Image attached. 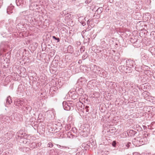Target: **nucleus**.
<instances>
[{
	"label": "nucleus",
	"mask_w": 155,
	"mask_h": 155,
	"mask_svg": "<svg viewBox=\"0 0 155 155\" xmlns=\"http://www.w3.org/2000/svg\"><path fill=\"white\" fill-rule=\"evenodd\" d=\"M38 13H39L38 12H34L29 10V13L28 14L25 20H27L31 23L33 24L34 20L35 21L36 18L38 17Z\"/></svg>",
	"instance_id": "obj_1"
},
{
	"label": "nucleus",
	"mask_w": 155,
	"mask_h": 155,
	"mask_svg": "<svg viewBox=\"0 0 155 155\" xmlns=\"http://www.w3.org/2000/svg\"><path fill=\"white\" fill-rule=\"evenodd\" d=\"M8 23H6V24H5V26L6 29V31H5V32H4L5 34H7L8 32L11 33L13 31L14 28L13 27L15 25V23L13 20L10 19H9L8 21Z\"/></svg>",
	"instance_id": "obj_2"
},
{
	"label": "nucleus",
	"mask_w": 155,
	"mask_h": 155,
	"mask_svg": "<svg viewBox=\"0 0 155 155\" xmlns=\"http://www.w3.org/2000/svg\"><path fill=\"white\" fill-rule=\"evenodd\" d=\"M75 91L76 93L78 95L81 96V97L79 98V100L82 101V102H84L85 103H87V102H89L90 100H88L85 97H84V95H82L84 91L83 89L81 87H77L76 88Z\"/></svg>",
	"instance_id": "obj_3"
},
{
	"label": "nucleus",
	"mask_w": 155,
	"mask_h": 155,
	"mask_svg": "<svg viewBox=\"0 0 155 155\" xmlns=\"http://www.w3.org/2000/svg\"><path fill=\"white\" fill-rule=\"evenodd\" d=\"M62 105L64 109L66 110H73L75 106V104L71 101H64L62 103Z\"/></svg>",
	"instance_id": "obj_4"
},
{
	"label": "nucleus",
	"mask_w": 155,
	"mask_h": 155,
	"mask_svg": "<svg viewBox=\"0 0 155 155\" xmlns=\"http://www.w3.org/2000/svg\"><path fill=\"white\" fill-rule=\"evenodd\" d=\"M5 57L2 54V52L0 54V63L1 64H7L8 61H9V59L10 57V53L7 52L5 54Z\"/></svg>",
	"instance_id": "obj_5"
},
{
	"label": "nucleus",
	"mask_w": 155,
	"mask_h": 155,
	"mask_svg": "<svg viewBox=\"0 0 155 155\" xmlns=\"http://www.w3.org/2000/svg\"><path fill=\"white\" fill-rule=\"evenodd\" d=\"M144 139V138L142 139L139 137L135 138L133 140L132 143L136 147H139L145 144L143 141Z\"/></svg>",
	"instance_id": "obj_6"
},
{
	"label": "nucleus",
	"mask_w": 155,
	"mask_h": 155,
	"mask_svg": "<svg viewBox=\"0 0 155 155\" xmlns=\"http://www.w3.org/2000/svg\"><path fill=\"white\" fill-rule=\"evenodd\" d=\"M106 84L111 89H114L116 91L117 90H118V88H119L122 89L118 84L116 83L113 82L106 81Z\"/></svg>",
	"instance_id": "obj_7"
},
{
	"label": "nucleus",
	"mask_w": 155,
	"mask_h": 155,
	"mask_svg": "<svg viewBox=\"0 0 155 155\" xmlns=\"http://www.w3.org/2000/svg\"><path fill=\"white\" fill-rule=\"evenodd\" d=\"M71 128V127L70 125L69 124H66L65 125L64 128H63V133L64 134H66L68 137L71 138V136L72 137V132L73 131V133H74V132L73 129L72 128V130H70V131L69 132H67L69 130H70Z\"/></svg>",
	"instance_id": "obj_8"
},
{
	"label": "nucleus",
	"mask_w": 155,
	"mask_h": 155,
	"mask_svg": "<svg viewBox=\"0 0 155 155\" xmlns=\"http://www.w3.org/2000/svg\"><path fill=\"white\" fill-rule=\"evenodd\" d=\"M8 119L9 117L8 116L0 115V131H1V132L3 131V130L5 129L3 126V123L8 120Z\"/></svg>",
	"instance_id": "obj_9"
},
{
	"label": "nucleus",
	"mask_w": 155,
	"mask_h": 155,
	"mask_svg": "<svg viewBox=\"0 0 155 155\" xmlns=\"http://www.w3.org/2000/svg\"><path fill=\"white\" fill-rule=\"evenodd\" d=\"M96 74L100 77L104 78H107L108 74L107 72L104 70L101 69L99 68V69L97 71Z\"/></svg>",
	"instance_id": "obj_10"
},
{
	"label": "nucleus",
	"mask_w": 155,
	"mask_h": 155,
	"mask_svg": "<svg viewBox=\"0 0 155 155\" xmlns=\"http://www.w3.org/2000/svg\"><path fill=\"white\" fill-rule=\"evenodd\" d=\"M8 47V43L6 42H2L0 44V54L5 51Z\"/></svg>",
	"instance_id": "obj_11"
},
{
	"label": "nucleus",
	"mask_w": 155,
	"mask_h": 155,
	"mask_svg": "<svg viewBox=\"0 0 155 155\" xmlns=\"http://www.w3.org/2000/svg\"><path fill=\"white\" fill-rule=\"evenodd\" d=\"M112 55L111 56L112 59L115 61H117L120 58V54L114 50L111 51Z\"/></svg>",
	"instance_id": "obj_12"
},
{
	"label": "nucleus",
	"mask_w": 155,
	"mask_h": 155,
	"mask_svg": "<svg viewBox=\"0 0 155 155\" xmlns=\"http://www.w3.org/2000/svg\"><path fill=\"white\" fill-rule=\"evenodd\" d=\"M25 101L22 99H17L15 101L14 104L15 105L20 107L22 106L23 107L26 104Z\"/></svg>",
	"instance_id": "obj_13"
},
{
	"label": "nucleus",
	"mask_w": 155,
	"mask_h": 155,
	"mask_svg": "<svg viewBox=\"0 0 155 155\" xmlns=\"http://www.w3.org/2000/svg\"><path fill=\"white\" fill-rule=\"evenodd\" d=\"M15 2L17 6L21 8L24 7L26 5V0H16Z\"/></svg>",
	"instance_id": "obj_14"
},
{
	"label": "nucleus",
	"mask_w": 155,
	"mask_h": 155,
	"mask_svg": "<svg viewBox=\"0 0 155 155\" xmlns=\"http://www.w3.org/2000/svg\"><path fill=\"white\" fill-rule=\"evenodd\" d=\"M126 66L128 68H131L133 67L134 65L136 64L134 61L129 59L126 61Z\"/></svg>",
	"instance_id": "obj_15"
},
{
	"label": "nucleus",
	"mask_w": 155,
	"mask_h": 155,
	"mask_svg": "<svg viewBox=\"0 0 155 155\" xmlns=\"http://www.w3.org/2000/svg\"><path fill=\"white\" fill-rule=\"evenodd\" d=\"M22 110L25 114H27L30 113L31 110V107L30 106L28 105L26 107L25 106L23 107Z\"/></svg>",
	"instance_id": "obj_16"
},
{
	"label": "nucleus",
	"mask_w": 155,
	"mask_h": 155,
	"mask_svg": "<svg viewBox=\"0 0 155 155\" xmlns=\"http://www.w3.org/2000/svg\"><path fill=\"white\" fill-rule=\"evenodd\" d=\"M81 100H79V101L76 104L77 109L80 112L82 111V110L83 109V106L84 105L83 104V103L81 102Z\"/></svg>",
	"instance_id": "obj_17"
},
{
	"label": "nucleus",
	"mask_w": 155,
	"mask_h": 155,
	"mask_svg": "<svg viewBox=\"0 0 155 155\" xmlns=\"http://www.w3.org/2000/svg\"><path fill=\"white\" fill-rule=\"evenodd\" d=\"M58 88L56 86H53L51 87L50 91V94L53 96L55 93L58 92Z\"/></svg>",
	"instance_id": "obj_18"
},
{
	"label": "nucleus",
	"mask_w": 155,
	"mask_h": 155,
	"mask_svg": "<svg viewBox=\"0 0 155 155\" xmlns=\"http://www.w3.org/2000/svg\"><path fill=\"white\" fill-rule=\"evenodd\" d=\"M29 10H27L21 12L19 14V17H21L22 18L23 17V18H24L25 20V19L27 17V16L28 15V14L29 13Z\"/></svg>",
	"instance_id": "obj_19"
},
{
	"label": "nucleus",
	"mask_w": 155,
	"mask_h": 155,
	"mask_svg": "<svg viewBox=\"0 0 155 155\" xmlns=\"http://www.w3.org/2000/svg\"><path fill=\"white\" fill-rule=\"evenodd\" d=\"M53 126L55 127V130H56V132L60 130L62 127L61 124L59 122H57L56 124L53 125Z\"/></svg>",
	"instance_id": "obj_20"
},
{
	"label": "nucleus",
	"mask_w": 155,
	"mask_h": 155,
	"mask_svg": "<svg viewBox=\"0 0 155 155\" xmlns=\"http://www.w3.org/2000/svg\"><path fill=\"white\" fill-rule=\"evenodd\" d=\"M88 129L86 128L85 127L83 128L82 130L81 129V134L83 137H85L88 136Z\"/></svg>",
	"instance_id": "obj_21"
},
{
	"label": "nucleus",
	"mask_w": 155,
	"mask_h": 155,
	"mask_svg": "<svg viewBox=\"0 0 155 155\" xmlns=\"http://www.w3.org/2000/svg\"><path fill=\"white\" fill-rule=\"evenodd\" d=\"M4 135L6 136V138H7V139L9 140L13 137L14 134L13 132L9 131Z\"/></svg>",
	"instance_id": "obj_22"
},
{
	"label": "nucleus",
	"mask_w": 155,
	"mask_h": 155,
	"mask_svg": "<svg viewBox=\"0 0 155 155\" xmlns=\"http://www.w3.org/2000/svg\"><path fill=\"white\" fill-rule=\"evenodd\" d=\"M85 17H84L83 16H80L78 18V21L80 23H81V25L83 26H84L86 25V23L84 21H86L85 20Z\"/></svg>",
	"instance_id": "obj_23"
},
{
	"label": "nucleus",
	"mask_w": 155,
	"mask_h": 155,
	"mask_svg": "<svg viewBox=\"0 0 155 155\" xmlns=\"http://www.w3.org/2000/svg\"><path fill=\"white\" fill-rule=\"evenodd\" d=\"M38 5L36 2H33L31 3L30 5L29 6L30 9L31 10H33L35 9H38L37 7Z\"/></svg>",
	"instance_id": "obj_24"
},
{
	"label": "nucleus",
	"mask_w": 155,
	"mask_h": 155,
	"mask_svg": "<svg viewBox=\"0 0 155 155\" xmlns=\"http://www.w3.org/2000/svg\"><path fill=\"white\" fill-rule=\"evenodd\" d=\"M90 68L91 71L96 74L97 71L99 69V67H97L95 65H94L93 66H91L90 67Z\"/></svg>",
	"instance_id": "obj_25"
},
{
	"label": "nucleus",
	"mask_w": 155,
	"mask_h": 155,
	"mask_svg": "<svg viewBox=\"0 0 155 155\" xmlns=\"http://www.w3.org/2000/svg\"><path fill=\"white\" fill-rule=\"evenodd\" d=\"M14 11V7L11 4L10 6H8L7 9V12L8 14L12 13Z\"/></svg>",
	"instance_id": "obj_26"
},
{
	"label": "nucleus",
	"mask_w": 155,
	"mask_h": 155,
	"mask_svg": "<svg viewBox=\"0 0 155 155\" xmlns=\"http://www.w3.org/2000/svg\"><path fill=\"white\" fill-rule=\"evenodd\" d=\"M83 109H82V111L81 112H83V113L86 112V113L89 112V110L90 109V107L88 105H84Z\"/></svg>",
	"instance_id": "obj_27"
},
{
	"label": "nucleus",
	"mask_w": 155,
	"mask_h": 155,
	"mask_svg": "<svg viewBox=\"0 0 155 155\" xmlns=\"http://www.w3.org/2000/svg\"><path fill=\"white\" fill-rule=\"evenodd\" d=\"M12 103L11 98L10 96H8L6 99V103L5 104V106H7L8 105H9Z\"/></svg>",
	"instance_id": "obj_28"
},
{
	"label": "nucleus",
	"mask_w": 155,
	"mask_h": 155,
	"mask_svg": "<svg viewBox=\"0 0 155 155\" xmlns=\"http://www.w3.org/2000/svg\"><path fill=\"white\" fill-rule=\"evenodd\" d=\"M94 19H93L91 20L89 19L87 20V24L88 25V26H90L91 27H93L94 26V25L93 24L94 21Z\"/></svg>",
	"instance_id": "obj_29"
},
{
	"label": "nucleus",
	"mask_w": 155,
	"mask_h": 155,
	"mask_svg": "<svg viewBox=\"0 0 155 155\" xmlns=\"http://www.w3.org/2000/svg\"><path fill=\"white\" fill-rule=\"evenodd\" d=\"M8 140L7 139V138H6V136H5L4 134L0 138V143H1L7 142Z\"/></svg>",
	"instance_id": "obj_30"
},
{
	"label": "nucleus",
	"mask_w": 155,
	"mask_h": 155,
	"mask_svg": "<svg viewBox=\"0 0 155 155\" xmlns=\"http://www.w3.org/2000/svg\"><path fill=\"white\" fill-rule=\"evenodd\" d=\"M8 140L7 139V138H6V136H5L4 134L0 138V143H1L7 142Z\"/></svg>",
	"instance_id": "obj_31"
},
{
	"label": "nucleus",
	"mask_w": 155,
	"mask_h": 155,
	"mask_svg": "<svg viewBox=\"0 0 155 155\" xmlns=\"http://www.w3.org/2000/svg\"><path fill=\"white\" fill-rule=\"evenodd\" d=\"M127 134L128 135H129L130 136H134L136 134V132L133 130H128Z\"/></svg>",
	"instance_id": "obj_32"
},
{
	"label": "nucleus",
	"mask_w": 155,
	"mask_h": 155,
	"mask_svg": "<svg viewBox=\"0 0 155 155\" xmlns=\"http://www.w3.org/2000/svg\"><path fill=\"white\" fill-rule=\"evenodd\" d=\"M134 127L138 131H141L143 130L142 128L139 125L136 124L134 126Z\"/></svg>",
	"instance_id": "obj_33"
},
{
	"label": "nucleus",
	"mask_w": 155,
	"mask_h": 155,
	"mask_svg": "<svg viewBox=\"0 0 155 155\" xmlns=\"http://www.w3.org/2000/svg\"><path fill=\"white\" fill-rule=\"evenodd\" d=\"M23 134V132L22 130H20L18 132L16 135V136L18 137L17 138L18 139H19L20 138L23 137V136H22V135Z\"/></svg>",
	"instance_id": "obj_34"
},
{
	"label": "nucleus",
	"mask_w": 155,
	"mask_h": 155,
	"mask_svg": "<svg viewBox=\"0 0 155 155\" xmlns=\"http://www.w3.org/2000/svg\"><path fill=\"white\" fill-rule=\"evenodd\" d=\"M82 147L84 149L86 150L89 149L90 148V146L87 143H83L82 144Z\"/></svg>",
	"instance_id": "obj_35"
},
{
	"label": "nucleus",
	"mask_w": 155,
	"mask_h": 155,
	"mask_svg": "<svg viewBox=\"0 0 155 155\" xmlns=\"http://www.w3.org/2000/svg\"><path fill=\"white\" fill-rule=\"evenodd\" d=\"M149 51L152 54L155 55V46L151 47L149 49Z\"/></svg>",
	"instance_id": "obj_36"
},
{
	"label": "nucleus",
	"mask_w": 155,
	"mask_h": 155,
	"mask_svg": "<svg viewBox=\"0 0 155 155\" xmlns=\"http://www.w3.org/2000/svg\"><path fill=\"white\" fill-rule=\"evenodd\" d=\"M78 95L76 93H74L71 96L72 99H73L74 100H75V101H78Z\"/></svg>",
	"instance_id": "obj_37"
},
{
	"label": "nucleus",
	"mask_w": 155,
	"mask_h": 155,
	"mask_svg": "<svg viewBox=\"0 0 155 155\" xmlns=\"http://www.w3.org/2000/svg\"><path fill=\"white\" fill-rule=\"evenodd\" d=\"M19 139H20L21 143L22 142L23 143L27 144V139L25 138L24 136L20 138Z\"/></svg>",
	"instance_id": "obj_38"
},
{
	"label": "nucleus",
	"mask_w": 155,
	"mask_h": 155,
	"mask_svg": "<svg viewBox=\"0 0 155 155\" xmlns=\"http://www.w3.org/2000/svg\"><path fill=\"white\" fill-rule=\"evenodd\" d=\"M68 51L69 53H72L73 52V48L71 46H69L68 47Z\"/></svg>",
	"instance_id": "obj_39"
},
{
	"label": "nucleus",
	"mask_w": 155,
	"mask_h": 155,
	"mask_svg": "<svg viewBox=\"0 0 155 155\" xmlns=\"http://www.w3.org/2000/svg\"><path fill=\"white\" fill-rule=\"evenodd\" d=\"M103 11V8L102 7H99L96 10V12H97L98 15H99L102 13Z\"/></svg>",
	"instance_id": "obj_40"
},
{
	"label": "nucleus",
	"mask_w": 155,
	"mask_h": 155,
	"mask_svg": "<svg viewBox=\"0 0 155 155\" xmlns=\"http://www.w3.org/2000/svg\"><path fill=\"white\" fill-rule=\"evenodd\" d=\"M29 147L32 149L35 148L37 147V144L33 142L31 143L29 145Z\"/></svg>",
	"instance_id": "obj_41"
},
{
	"label": "nucleus",
	"mask_w": 155,
	"mask_h": 155,
	"mask_svg": "<svg viewBox=\"0 0 155 155\" xmlns=\"http://www.w3.org/2000/svg\"><path fill=\"white\" fill-rule=\"evenodd\" d=\"M84 80L85 79L84 78L82 77L80 78V79H78V81H77V84H81L82 81Z\"/></svg>",
	"instance_id": "obj_42"
},
{
	"label": "nucleus",
	"mask_w": 155,
	"mask_h": 155,
	"mask_svg": "<svg viewBox=\"0 0 155 155\" xmlns=\"http://www.w3.org/2000/svg\"><path fill=\"white\" fill-rule=\"evenodd\" d=\"M88 56V54L87 52H85L82 56V58L83 60L86 59Z\"/></svg>",
	"instance_id": "obj_43"
},
{
	"label": "nucleus",
	"mask_w": 155,
	"mask_h": 155,
	"mask_svg": "<svg viewBox=\"0 0 155 155\" xmlns=\"http://www.w3.org/2000/svg\"><path fill=\"white\" fill-rule=\"evenodd\" d=\"M25 24L19 23L17 25V28L21 29V28L24 27Z\"/></svg>",
	"instance_id": "obj_44"
},
{
	"label": "nucleus",
	"mask_w": 155,
	"mask_h": 155,
	"mask_svg": "<svg viewBox=\"0 0 155 155\" xmlns=\"http://www.w3.org/2000/svg\"><path fill=\"white\" fill-rule=\"evenodd\" d=\"M68 12L66 10H64L62 12V13L61 15H62V16H64L67 15L68 14Z\"/></svg>",
	"instance_id": "obj_45"
},
{
	"label": "nucleus",
	"mask_w": 155,
	"mask_h": 155,
	"mask_svg": "<svg viewBox=\"0 0 155 155\" xmlns=\"http://www.w3.org/2000/svg\"><path fill=\"white\" fill-rule=\"evenodd\" d=\"M6 24V23L5 24V21H0V27L3 28V26Z\"/></svg>",
	"instance_id": "obj_46"
},
{
	"label": "nucleus",
	"mask_w": 155,
	"mask_h": 155,
	"mask_svg": "<svg viewBox=\"0 0 155 155\" xmlns=\"http://www.w3.org/2000/svg\"><path fill=\"white\" fill-rule=\"evenodd\" d=\"M71 17V14H68L67 15L65 16V19L67 20H68Z\"/></svg>",
	"instance_id": "obj_47"
},
{
	"label": "nucleus",
	"mask_w": 155,
	"mask_h": 155,
	"mask_svg": "<svg viewBox=\"0 0 155 155\" xmlns=\"http://www.w3.org/2000/svg\"><path fill=\"white\" fill-rule=\"evenodd\" d=\"M85 50V48L84 46H82L80 49V51L81 53L83 52Z\"/></svg>",
	"instance_id": "obj_48"
},
{
	"label": "nucleus",
	"mask_w": 155,
	"mask_h": 155,
	"mask_svg": "<svg viewBox=\"0 0 155 155\" xmlns=\"http://www.w3.org/2000/svg\"><path fill=\"white\" fill-rule=\"evenodd\" d=\"M52 38L55 40H57V42H59L60 41L59 38H57L55 36H53Z\"/></svg>",
	"instance_id": "obj_49"
},
{
	"label": "nucleus",
	"mask_w": 155,
	"mask_h": 155,
	"mask_svg": "<svg viewBox=\"0 0 155 155\" xmlns=\"http://www.w3.org/2000/svg\"><path fill=\"white\" fill-rule=\"evenodd\" d=\"M116 141L115 140L113 141L112 143V146L114 147H115L116 146Z\"/></svg>",
	"instance_id": "obj_50"
},
{
	"label": "nucleus",
	"mask_w": 155,
	"mask_h": 155,
	"mask_svg": "<svg viewBox=\"0 0 155 155\" xmlns=\"http://www.w3.org/2000/svg\"><path fill=\"white\" fill-rule=\"evenodd\" d=\"M53 144L51 142H49L47 145L48 147H53Z\"/></svg>",
	"instance_id": "obj_51"
},
{
	"label": "nucleus",
	"mask_w": 155,
	"mask_h": 155,
	"mask_svg": "<svg viewBox=\"0 0 155 155\" xmlns=\"http://www.w3.org/2000/svg\"><path fill=\"white\" fill-rule=\"evenodd\" d=\"M119 68H121V69L124 71H125V70L126 69H127V68H126V69H125V67L124 66H120L119 67Z\"/></svg>",
	"instance_id": "obj_52"
},
{
	"label": "nucleus",
	"mask_w": 155,
	"mask_h": 155,
	"mask_svg": "<svg viewBox=\"0 0 155 155\" xmlns=\"http://www.w3.org/2000/svg\"><path fill=\"white\" fill-rule=\"evenodd\" d=\"M70 149V148L68 147H65V146H62V147H61V149H66V150H67V149Z\"/></svg>",
	"instance_id": "obj_53"
},
{
	"label": "nucleus",
	"mask_w": 155,
	"mask_h": 155,
	"mask_svg": "<svg viewBox=\"0 0 155 155\" xmlns=\"http://www.w3.org/2000/svg\"><path fill=\"white\" fill-rule=\"evenodd\" d=\"M131 143L130 142H128L126 144V146L127 147V148L130 147V144Z\"/></svg>",
	"instance_id": "obj_54"
},
{
	"label": "nucleus",
	"mask_w": 155,
	"mask_h": 155,
	"mask_svg": "<svg viewBox=\"0 0 155 155\" xmlns=\"http://www.w3.org/2000/svg\"><path fill=\"white\" fill-rule=\"evenodd\" d=\"M27 144H28L30 143V140L29 139H27Z\"/></svg>",
	"instance_id": "obj_55"
},
{
	"label": "nucleus",
	"mask_w": 155,
	"mask_h": 155,
	"mask_svg": "<svg viewBox=\"0 0 155 155\" xmlns=\"http://www.w3.org/2000/svg\"><path fill=\"white\" fill-rule=\"evenodd\" d=\"M91 0H87L85 1V3H89L91 2Z\"/></svg>",
	"instance_id": "obj_56"
},
{
	"label": "nucleus",
	"mask_w": 155,
	"mask_h": 155,
	"mask_svg": "<svg viewBox=\"0 0 155 155\" xmlns=\"http://www.w3.org/2000/svg\"><path fill=\"white\" fill-rule=\"evenodd\" d=\"M143 127L144 129V130H146L147 128V127L143 125Z\"/></svg>",
	"instance_id": "obj_57"
},
{
	"label": "nucleus",
	"mask_w": 155,
	"mask_h": 155,
	"mask_svg": "<svg viewBox=\"0 0 155 155\" xmlns=\"http://www.w3.org/2000/svg\"><path fill=\"white\" fill-rule=\"evenodd\" d=\"M101 44L103 45L104 44H106V43H105V42L104 41H103L101 42Z\"/></svg>",
	"instance_id": "obj_58"
},
{
	"label": "nucleus",
	"mask_w": 155,
	"mask_h": 155,
	"mask_svg": "<svg viewBox=\"0 0 155 155\" xmlns=\"http://www.w3.org/2000/svg\"><path fill=\"white\" fill-rule=\"evenodd\" d=\"M57 146L59 148H60L61 149V147H62V146H61V145H57Z\"/></svg>",
	"instance_id": "obj_59"
},
{
	"label": "nucleus",
	"mask_w": 155,
	"mask_h": 155,
	"mask_svg": "<svg viewBox=\"0 0 155 155\" xmlns=\"http://www.w3.org/2000/svg\"><path fill=\"white\" fill-rule=\"evenodd\" d=\"M80 16V14H77V17H78V18Z\"/></svg>",
	"instance_id": "obj_60"
},
{
	"label": "nucleus",
	"mask_w": 155,
	"mask_h": 155,
	"mask_svg": "<svg viewBox=\"0 0 155 155\" xmlns=\"http://www.w3.org/2000/svg\"><path fill=\"white\" fill-rule=\"evenodd\" d=\"M113 1V0H109V2L110 3H111Z\"/></svg>",
	"instance_id": "obj_61"
},
{
	"label": "nucleus",
	"mask_w": 155,
	"mask_h": 155,
	"mask_svg": "<svg viewBox=\"0 0 155 155\" xmlns=\"http://www.w3.org/2000/svg\"><path fill=\"white\" fill-rule=\"evenodd\" d=\"M127 82H128V81H125L124 82V84H125V83H127Z\"/></svg>",
	"instance_id": "obj_62"
},
{
	"label": "nucleus",
	"mask_w": 155,
	"mask_h": 155,
	"mask_svg": "<svg viewBox=\"0 0 155 155\" xmlns=\"http://www.w3.org/2000/svg\"><path fill=\"white\" fill-rule=\"evenodd\" d=\"M45 130V128H42V131L43 132H44Z\"/></svg>",
	"instance_id": "obj_63"
},
{
	"label": "nucleus",
	"mask_w": 155,
	"mask_h": 155,
	"mask_svg": "<svg viewBox=\"0 0 155 155\" xmlns=\"http://www.w3.org/2000/svg\"><path fill=\"white\" fill-rule=\"evenodd\" d=\"M4 133L3 131L1 132V131H0V134H3Z\"/></svg>",
	"instance_id": "obj_64"
}]
</instances>
